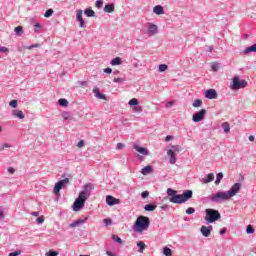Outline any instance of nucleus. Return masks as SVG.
<instances>
[{
  "mask_svg": "<svg viewBox=\"0 0 256 256\" xmlns=\"http://www.w3.org/2000/svg\"><path fill=\"white\" fill-rule=\"evenodd\" d=\"M167 195L169 197L170 203H175L176 205H181L183 203H187L189 199L193 197L192 190H185L182 194H177V190L172 188L167 189Z\"/></svg>",
  "mask_w": 256,
  "mask_h": 256,
  "instance_id": "1",
  "label": "nucleus"
},
{
  "mask_svg": "<svg viewBox=\"0 0 256 256\" xmlns=\"http://www.w3.org/2000/svg\"><path fill=\"white\" fill-rule=\"evenodd\" d=\"M93 190V186L91 183H87L83 186V190L79 193L78 198L74 201L72 205L73 211H81L83 207H85V201L91 197V191Z\"/></svg>",
  "mask_w": 256,
  "mask_h": 256,
  "instance_id": "2",
  "label": "nucleus"
},
{
  "mask_svg": "<svg viewBox=\"0 0 256 256\" xmlns=\"http://www.w3.org/2000/svg\"><path fill=\"white\" fill-rule=\"evenodd\" d=\"M151 225V220L147 216H138L134 225L133 231L135 233H143V231H147L149 226Z\"/></svg>",
  "mask_w": 256,
  "mask_h": 256,
  "instance_id": "3",
  "label": "nucleus"
},
{
  "mask_svg": "<svg viewBox=\"0 0 256 256\" xmlns=\"http://www.w3.org/2000/svg\"><path fill=\"white\" fill-rule=\"evenodd\" d=\"M206 216L204 217V221L211 225V223H215V221H219L221 219V213L218 210L213 208H208L205 210Z\"/></svg>",
  "mask_w": 256,
  "mask_h": 256,
  "instance_id": "4",
  "label": "nucleus"
},
{
  "mask_svg": "<svg viewBox=\"0 0 256 256\" xmlns=\"http://www.w3.org/2000/svg\"><path fill=\"white\" fill-rule=\"evenodd\" d=\"M231 200V196L227 191H218L215 194H212L210 197V201L212 203H225V201Z\"/></svg>",
  "mask_w": 256,
  "mask_h": 256,
  "instance_id": "5",
  "label": "nucleus"
},
{
  "mask_svg": "<svg viewBox=\"0 0 256 256\" xmlns=\"http://www.w3.org/2000/svg\"><path fill=\"white\" fill-rule=\"evenodd\" d=\"M248 83L245 80H241L239 76H234L230 88L232 91H238V89H245Z\"/></svg>",
  "mask_w": 256,
  "mask_h": 256,
  "instance_id": "6",
  "label": "nucleus"
},
{
  "mask_svg": "<svg viewBox=\"0 0 256 256\" xmlns=\"http://www.w3.org/2000/svg\"><path fill=\"white\" fill-rule=\"evenodd\" d=\"M65 185H69V178H65L63 180H59L55 184V186H54V195H59V193L61 192L63 187H65Z\"/></svg>",
  "mask_w": 256,
  "mask_h": 256,
  "instance_id": "7",
  "label": "nucleus"
},
{
  "mask_svg": "<svg viewBox=\"0 0 256 256\" xmlns=\"http://www.w3.org/2000/svg\"><path fill=\"white\" fill-rule=\"evenodd\" d=\"M205 115H207V110L201 109L200 111L193 114L192 121L194 123H199L205 119Z\"/></svg>",
  "mask_w": 256,
  "mask_h": 256,
  "instance_id": "8",
  "label": "nucleus"
},
{
  "mask_svg": "<svg viewBox=\"0 0 256 256\" xmlns=\"http://www.w3.org/2000/svg\"><path fill=\"white\" fill-rule=\"evenodd\" d=\"M241 187L242 185L239 182L232 185V187L227 191L230 199H232V197H235V195H237L241 191Z\"/></svg>",
  "mask_w": 256,
  "mask_h": 256,
  "instance_id": "9",
  "label": "nucleus"
},
{
  "mask_svg": "<svg viewBox=\"0 0 256 256\" xmlns=\"http://www.w3.org/2000/svg\"><path fill=\"white\" fill-rule=\"evenodd\" d=\"M147 27V32L146 34L148 35V37H153V35H157V31H158V27L156 24H153L151 22H148L145 24Z\"/></svg>",
  "mask_w": 256,
  "mask_h": 256,
  "instance_id": "10",
  "label": "nucleus"
},
{
  "mask_svg": "<svg viewBox=\"0 0 256 256\" xmlns=\"http://www.w3.org/2000/svg\"><path fill=\"white\" fill-rule=\"evenodd\" d=\"M76 21H78L79 27L84 29L85 27V20L83 19V10H78L76 13Z\"/></svg>",
  "mask_w": 256,
  "mask_h": 256,
  "instance_id": "11",
  "label": "nucleus"
},
{
  "mask_svg": "<svg viewBox=\"0 0 256 256\" xmlns=\"http://www.w3.org/2000/svg\"><path fill=\"white\" fill-rule=\"evenodd\" d=\"M205 97H206V99H210V100L217 99V97H218L217 90H215V89L206 90Z\"/></svg>",
  "mask_w": 256,
  "mask_h": 256,
  "instance_id": "12",
  "label": "nucleus"
},
{
  "mask_svg": "<svg viewBox=\"0 0 256 256\" xmlns=\"http://www.w3.org/2000/svg\"><path fill=\"white\" fill-rule=\"evenodd\" d=\"M211 231H213V226H201L200 232L203 237H209L211 235Z\"/></svg>",
  "mask_w": 256,
  "mask_h": 256,
  "instance_id": "13",
  "label": "nucleus"
},
{
  "mask_svg": "<svg viewBox=\"0 0 256 256\" xmlns=\"http://www.w3.org/2000/svg\"><path fill=\"white\" fill-rule=\"evenodd\" d=\"M106 203L107 205H109V207H113V205H118L119 203V199L111 196V195H107L106 196Z\"/></svg>",
  "mask_w": 256,
  "mask_h": 256,
  "instance_id": "14",
  "label": "nucleus"
},
{
  "mask_svg": "<svg viewBox=\"0 0 256 256\" xmlns=\"http://www.w3.org/2000/svg\"><path fill=\"white\" fill-rule=\"evenodd\" d=\"M133 149H135V151H137L141 155H145V156L149 155V150H147V148L139 146V144H134Z\"/></svg>",
  "mask_w": 256,
  "mask_h": 256,
  "instance_id": "15",
  "label": "nucleus"
},
{
  "mask_svg": "<svg viewBox=\"0 0 256 256\" xmlns=\"http://www.w3.org/2000/svg\"><path fill=\"white\" fill-rule=\"evenodd\" d=\"M84 223H87V218L85 219H78L72 223L69 224V227L71 229L75 228V227H81V225H83Z\"/></svg>",
  "mask_w": 256,
  "mask_h": 256,
  "instance_id": "16",
  "label": "nucleus"
},
{
  "mask_svg": "<svg viewBox=\"0 0 256 256\" xmlns=\"http://www.w3.org/2000/svg\"><path fill=\"white\" fill-rule=\"evenodd\" d=\"M92 91H93L96 99H107L105 94L101 93L98 87L93 88Z\"/></svg>",
  "mask_w": 256,
  "mask_h": 256,
  "instance_id": "17",
  "label": "nucleus"
},
{
  "mask_svg": "<svg viewBox=\"0 0 256 256\" xmlns=\"http://www.w3.org/2000/svg\"><path fill=\"white\" fill-rule=\"evenodd\" d=\"M167 155L170 157V164L175 165V163H177V157L175 156L174 151L168 150Z\"/></svg>",
  "mask_w": 256,
  "mask_h": 256,
  "instance_id": "18",
  "label": "nucleus"
},
{
  "mask_svg": "<svg viewBox=\"0 0 256 256\" xmlns=\"http://www.w3.org/2000/svg\"><path fill=\"white\" fill-rule=\"evenodd\" d=\"M12 115L13 117H17V119H25V114L19 109L13 110Z\"/></svg>",
  "mask_w": 256,
  "mask_h": 256,
  "instance_id": "19",
  "label": "nucleus"
},
{
  "mask_svg": "<svg viewBox=\"0 0 256 256\" xmlns=\"http://www.w3.org/2000/svg\"><path fill=\"white\" fill-rule=\"evenodd\" d=\"M243 55H249V53H256V46L253 44L252 46L247 47L243 50Z\"/></svg>",
  "mask_w": 256,
  "mask_h": 256,
  "instance_id": "20",
  "label": "nucleus"
},
{
  "mask_svg": "<svg viewBox=\"0 0 256 256\" xmlns=\"http://www.w3.org/2000/svg\"><path fill=\"white\" fill-rule=\"evenodd\" d=\"M113 11H115V4L111 3V4H106L104 6V13H113Z\"/></svg>",
  "mask_w": 256,
  "mask_h": 256,
  "instance_id": "21",
  "label": "nucleus"
},
{
  "mask_svg": "<svg viewBox=\"0 0 256 256\" xmlns=\"http://www.w3.org/2000/svg\"><path fill=\"white\" fill-rule=\"evenodd\" d=\"M153 12L156 14V15H163L165 13V10L163 9V6L161 5H157L153 8Z\"/></svg>",
  "mask_w": 256,
  "mask_h": 256,
  "instance_id": "22",
  "label": "nucleus"
},
{
  "mask_svg": "<svg viewBox=\"0 0 256 256\" xmlns=\"http://www.w3.org/2000/svg\"><path fill=\"white\" fill-rule=\"evenodd\" d=\"M152 172H153V166L151 165L145 166L141 170L142 175H149V173H152Z\"/></svg>",
  "mask_w": 256,
  "mask_h": 256,
  "instance_id": "23",
  "label": "nucleus"
},
{
  "mask_svg": "<svg viewBox=\"0 0 256 256\" xmlns=\"http://www.w3.org/2000/svg\"><path fill=\"white\" fill-rule=\"evenodd\" d=\"M214 180H215V174L209 173V174L207 175V178H204V179L202 180V182H203L204 184H207V183H211V181H214Z\"/></svg>",
  "mask_w": 256,
  "mask_h": 256,
  "instance_id": "24",
  "label": "nucleus"
},
{
  "mask_svg": "<svg viewBox=\"0 0 256 256\" xmlns=\"http://www.w3.org/2000/svg\"><path fill=\"white\" fill-rule=\"evenodd\" d=\"M156 209H157V205L156 204H146L144 206V210L149 211V212L155 211Z\"/></svg>",
  "mask_w": 256,
  "mask_h": 256,
  "instance_id": "25",
  "label": "nucleus"
},
{
  "mask_svg": "<svg viewBox=\"0 0 256 256\" xmlns=\"http://www.w3.org/2000/svg\"><path fill=\"white\" fill-rule=\"evenodd\" d=\"M121 63H123V61L121 60V57H116V58L112 59L110 62V64L112 66L121 65Z\"/></svg>",
  "mask_w": 256,
  "mask_h": 256,
  "instance_id": "26",
  "label": "nucleus"
},
{
  "mask_svg": "<svg viewBox=\"0 0 256 256\" xmlns=\"http://www.w3.org/2000/svg\"><path fill=\"white\" fill-rule=\"evenodd\" d=\"M137 247H139L138 252L143 253V251H145V247H147V245H145V242L139 241V242H137Z\"/></svg>",
  "mask_w": 256,
  "mask_h": 256,
  "instance_id": "27",
  "label": "nucleus"
},
{
  "mask_svg": "<svg viewBox=\"0 0 256 256\" xmlns=\"http://www.w3.org/2000/svg\"><path fill=\"white\" fill-rule=\"evenodd\" d=\"M163 255H165V256H172L173 255V250H171V248L165 246L163 248Z\"/></svg>",
  "mask_w": 256,
  "mask_h": 256,
  "instance_id": "28",
  "label": "nucleus"
},
{
  "mask_svg": "<svg viewBox=\"0 0 256 256\" xmlns=\"http://www.w3.org/2000/svg\"><path fill=\"white\" fill-rule=\"evenodd\" d=\"M84 14L86 15V17H95V11L90 8L85 9Z\"/></svg>",
  "mask_w": 256,
  "mask_h": 256,
  "instance_id": "29",
  "label": "nucleus"
},
{
  "mask_svg": "<svg viewBox=\"0 0 256 256\" xmlns=\"http://www.w3.org/2000/svg\"><path fill=\"white\" fill-rule=\"evenodd\" d=\"M223 181V172L216 174L215 185H219Z\"/></svg>",
  "mask_w": 256,
  "mask_h": 256,
  "instance_id": "30",
  "label": "nucleus"
},
{
  "mask_svg": "<svg viewBox=\"0 0 256 256\" xmlns=\"http://www.w3.org/2000/svg\"><path fill=\"white\" fill-rule=\"evenodd\" d=\"M15 35H17L18 37H21V35H23V26H17L14 29Z\"/></svg>",
  "mask_w": 256,
  "mask_h": 256,
  "instance_id": "31",
  "label": "nucleus"
},
{
  "mask_svg": "<svg viewBox=\"0 0 256 256\" xmlns=\"http://www.w3.org/2000/svg\"><path fill=\"white\" fill-rule=\"evenodd\" d=\"M222 129L224 131V133H229V131H231V126L228 124V122H224L222 124Z\"/></svg>",
  "mask_w": 256,
  "mask_h": 256,
  "instance_id": "32",
  "label": "nucleus"
},
{
  "mask_svg": "<svg viewBox=\"0 0 256 256\" xmlns=\"http://www.w3.org/2000/svg\"><path fill=\"white\" fill-rule=\"evenodd\" d=\"M58 104L60 107H67V105H69V101H67L65 98H61L58 100Z\"/></svg>",
  "mask_w": 256,
  "mask_h": 256,
  "instance_id": "33",
  "label": "nucleus"
},
{
  "mask_svg": "<svg viewBox=\"0 0 256 256\" xmlns=\"http://www.w3.org/2000/svg\"><path fill=\"white\" fill-rule=\"evenodd\" d=\"M128 105L130 107H135L137 105H139V100L137 98H132L129 102H128Z\"/></svg>",
  "mask_w": 256,
  "mask_h": 256,
  "instance_id": "34",
  "label": "nucleus"
},
{
  "mask_svg": "<svg viewBox=\"0 0 256 256\" xmlns=\"http://www.w3.org/2000/svg\"><path fill=\"white\" fill-rule=\"evenodd\" d=\"M62 117H63L64 121H71V119H72L71 113H69V112H63Z\"/></svg>",
  "mask_w": 256,
  "mask_h": 256,
  "instance_id": "35",
  "label": "nucleus"
},
{
  "mask_svg": "<svg viewBox=\"0 0 256 256\" xmlns=\"http://www.w3.org/2000/svg\"><path fill=\"white\" fill-rule=\"evenodd\" d=\"M201 105H203V100H201V99H196L192 103V107H201Z\"/></svg>",
  "mask_w": 256,
  "mask_h": 256,
  "instance_id": "36",
  "label": "nucleus"
},
{
  "mask_svg": "<svg viewBox=\"0 0 256 256\" xmlns=\"http://www.w3.org/2000/svg\"><path fill=\"white\" fill-rule=\"evenodd\" d=\"M167 69H169V66H167V64H160L159 68H158V71L160 73H163L164 71H167Z\"/></svg>",
  "mask_w": 256,
  "mask_h": 256,
  "instance_id": "37",
  "label": "nucleus"
},
{
  "mask_svg": "<svg viewBox=\"0 0 256 256\" xmlns=\"http://www.w3.org/2000/svg\"><path fill=\"white\" fill-rule=\"evenodd\" d=\"M246 233L248 235H253V233H255V228H253V226H251V225H248L246 228Z\"/></svg>",
  "mask_w": 256,
  "mask_h": 256,
  "instance_id": "38",
  "label": "nucleus"
},
{
  "mask_svg": "<svg viewBox=\"0 0 256 256\" xmlns=\"http://www.w3.org/2000/svg\"><path fill=\"white\" fill-rule=\"evenodd\" d=\"M42 27H43V26H41L40 23L34 24V32H35V33H41Z\"/></svg>",
  "mask_w": 256,
  "mask_h": 256,
  "instance_id": "39",
  "label": "nucleus"
},
{
  "mask_svg": "<svg viewBox=\"0 0 256 256\" xmlns=\"http://www.w3.org/2000/svg\"><path fill=\"white\" fill-rule=\"evenodd\" d=\"M125 78H114L113 83H117L118 85H122V83H125Z\"/></svg>",
  "mask_w": 256,
  "mask_h": 256,
  "instance_id": "40",
  "label": "nucleus"
},
{
  "mask_svg": "<svg viewBox=\"0 0 256 256\" xmlns=\"http://www.w3.org/2000/svg\"><path fill=\"white\" fill-rule=\"evenodd\" d=\"M211 69H212V71L217 73V71H219V63H217V62L212 63L211 64Z\"/></svg>",
  "mask_w": 256,
  "mask_h": 256,
  "instance_id": "41",
  "label": "nucleus"
},
{
  "mask_svg": "<svg viewBox=\"0 0 256 256\" xmlns=\"http://www.w3.org/2000/svg\"><path fill=\"white\" fill-rule=\"evenodd\" d=\"M53 13H54V11H53V9H48L46 12H45V14H44V17L46 18V19H49V17H51L52 15H53Z\"/></svg>",
  "mask_w": 256,
  "mask_h": 256,
  "instance_id": "42",
  "label": "nucleus"
},
{
  "mask_svg": "<svg viewBox=\"0 0 256 256\" xmlns=\"http://www.w3.org/2000/svg\"><path fill=\"white\" fill-rule=\"evenodd\" d=\"M112 239L113 241H115V243H119L120 245L123 243V240L121 238H119V236L117 235H112Z\"/></svg>",
  "mask_w": 256,
  "mask_h": 256,
  "instance_id": "43",
  "label": "nucleus"
},
{
  "mask_svg": "<svg viewBox=\"0 0 256 256\" xmlns=\"http://www.w3.org/2000/svg\"><path fill=\"white\" fill-rule=\"evenodd\" d=\"M132 111H133L134 113H141V111H143V109H142L141 106H139V104H138V105H136V106H134V107L132 108Z\"/></svg>",
  "mask_w": 256,
  "mask_h": 256,
  "instance_id": "44",
  "label": "nucleus"
},
{
  "mask_svg": "<svg viewBox=\"0 0 256 256\" xmlns=\"http://www.w3.org/2000/svg\"><path fill=\"white\" fill-rule=\"evenodd\" d=\"M57 255H59V252L54 251V250H49V251L46 253V256H57Z\"/></svg>",
  "mask_w": 256,
  "mask_h": 256,
  "instance_id": "45",
  "label": "nucleus"
},
{
  "mask_svg": "<svg viewBox=\"0 0 256 256\" xmlns=\"http://www.w3.org/2000/svg\"><path fill=\"white\" fill-rule=\"evenodd\" d=\"M103 223H104L107 227H109V225H113V221H112L111 219H109V218H105V219L103 220Z\"/></svg>",
  "mask_w": 256,
  "mask_h": 256,
  "instance_id": "46",
  "label": "nucleus"
},
{
  "mask_svg": "<svg viewBox=\"0 0 256 256\" xmlns=\"http://www.w3.org/2000/svg\"><path fill=\"white\" fill-rule=\"evenodd\" d=\"M10 107H12L13 109H16L17 105H18V101L17 100H11L9 103Z\"/></svg>",
  "mask_w": 256,
  "mask_h": 256,
  "instance_id": "47",
  "label": "nucleus"
},
{
  "mask_svg": "<svg viewBox=\"0 0 256 256\" xmlns=\"http://www.w3.org/2000/svg\"><path fill=\"white\" fill-rule=\"evenodd\" d=\"M193 213H195V208L193 207L187 208L186 215H193Z\"/></svg>",
  "mask_w": 256,
  "mask_h": 256,
  "instance_id": "48",
  "label": "nucleus"
},
{
  "mask_svg": "<svg viewBox=\"0 0 256 256\" xmlns=\"http://www.w3.org/2000/svg\"><path fill=\"white\" fill-rule=\"evenodd\" d=\"M12 146L10 144L4 143L0 145V151H4L5 148H11Z\"/></svg>",
  "mask_w": 256,
  "mask_h": 256,
  "instance_id": "49",
  "label": "nucleus"
},
{
  "mask_svg": "<svg viewBox=\"0 0 256 256\" xmlns=\"http://www.w3.org/2000/svg\"><path fill=\"white\" fill-rule=\"evenodd\" d=\"M116 149H117L118 151H121V149H125V144H123V143H118V144L116 145Z\"/></svg>",
  "mask_w": 256,
  "mask_h": 256,
  "instance_id": "50",
  "label": "nucleus"
},
{
  "mask_svg": "<svg viewBox=\"0 0 256 256\" xmlns=\"http://www.w3.org/2000/svg\"><path fill=\"white\" fill-rule=\"evenodd\" d=\"M141 197H142V199H147V197H149V191L142 192Z\"/></svg>",
  "mask_w": 256,
  "mask_h": 256,
  "instance_id": "51",
  "label": "nucleus"
},
{
  "mask_svg": "<svg viewBox=\"0 0 256 256\" xmlns=\"http://www.w3.org/2000/svg\"><path fill=\"white\" fill-rule=\"evenodd\" d=\"M96 7L100 9V7H103V0H97L96 1Z\"/></svg>",
  "mask_w": 256,
  "mask_h": 256,
  "instance_id": "52",
  "label": "nucleus"
},
{
  "mask_svg": "<svg viewBox=\"0 0 256 256\" xmlns=\"http://www.w3.org/2000/svg\"><path fill=\"white\" fill-rule=\"evenodd\" d=\"M77 147H78L79 149H81V147H85V141H84V140H80V141L78 142V144H77Z\"/></svg>",
  "mask_w": 256,
  "mask_h": 256,
  "instance_id": "53",
  "label": "nucleus"
},
{
  "mask_svg": "<svg viewBox=\"0 0 256 256\" xmlns=\"http://www.w3.org/2000/svg\"><path fill=\"white\" fill-rule=\"evenodd\" d=\"M36 221H37V223H39V224L41 225L42 223H44L45 218H43V216H40V217H38V218L36 219Z\"/></svg>",
  "mask_w": 256,
  "mask_h": 256,
  "instance_id": "54",
  "label": "nucleus"
},
{
  "mask_svg": "<svg viewBox=\"0 0 256 256\" xmlns=\"http://www.w3.org/2000/svg\"><path fill=\"white\" fill-rule=\"evenodd\" d=\"M21 255V251H14L9 254V256H19Z\"/></svg>",
  "mask_w": 256,
  "mask_h": 256,
  "instance_id": "55",
  "label": "nucleus"
},
{
  "mask_svg": "<svg viewBox=\"0 0 256 256\" xmlns=\"http://www.w3.org/2000/svg\"><path fill=\"white\" fill-rule=\"evenodd\" d=\"M170 151H174V153H179V146H172V149Z\"/></svg>",
  "mask_w": 256,
  "mask_h": 256,
  "instance_id": "56",
  "label": "nucleus"
},
{
  "mask_svg": "<svg viewBox=\"0 0 256 256\" xmlns=\"http://www.w3.org/2000/svg\"><path fill=\"white\" fill-rule=\"evenodd\" d=\"M37 47H41V45L40 44H32V45L28 46V49H35Z\"/></svg>",
  "mask_w": 256,
  "mask_h": 256,
  "instance_id": "57",
  "label": "nucleus"
},
{
  "mask_svg": "<svg viewBox=\"0 0 256 256\" xmlns=\"http://www.w3.org/2000/svg\"><path fill=\"white\" fill-rule=\"evenodd\" d=\"M0 219H5V213L3 212V208H0Z\"/></svg>",
  "mask_w": 256,
  "mask_h": 256,
  "instance_id": "58",
  "label": "nucleus"
},
{
  "mask_svg": "<svg viewBox=\"0 0 256 256\" xmlns=\"http://www.w3.org/2000/svg\"><path fill=\"white\" fill-rule=\"evenodd\" d=\"M104 73H107V74H111V73H113V69H111V68H105L104 69Z\"/></svg>",
  "mask_w": 256,
  "mask_h": 256,
  "instance_id": "59",
  "label": "nucleus"
},
{
  "mask_svg": "<svg viewBox=\"0 0 256 256\" xmlns=\"http://www.w3.org/2000/svg\"><path fill=\"white\" fill-rule=\"evenodd\" d=\"M170 107H173V101H169L166 103V109H169Z\"/></svg>",
  "mask_w": 256,
  "mask_h": 256,
  "instance_id": "60",
  "label": "nucleus"
},
{
  "mask_svg": "<svg viewBox=\"0 0 256 256\" xmlns=\"http://www.w3.org/2000/svg\"><path fill=\"white\" fill-rule=\"evenodd\" d=\"M221 235H225V233H227V228H223L222 230H220L219 232Z\"/></svg>",
  "mask_w": 256,
  "mask_h": 256,
  "instance_id": "61",
  "label": "nucleus"
},
{
  "mask_svg": "<svg viewBox=\"0 0 256 256\" xmlns=\"http://www.w3.org/2000/svg\"><path fill=\"white\" fill-rule=\"evenodd\" d=\"M8 173H11V174L15 173V169L13 167H9Z\"/></svg>",
  "mask_w": 256,
  "mask_h": 256,
  "instance_id": "62",
  "label": "nucleus"
},
{
  "mask_svg": "<svg viewBox=\"0 0 256 256\" xmlns=\"http://www.w3.org/2000/svg\"><path fill=\"white\" fill-rule=\"evenodd\" d=\"M106 255H108V256H116V255L113 254V252H111V251H107V252H106Z\"/></svg>",
  "mask_w": 256,
  "mask_h": 256,
  "instance_id": "63",
  "label": "nucleus"
},
{
  "mask_svg": "<svg viewBox=\"0 0 256 256\" xmlns=\"http://www.w3.org/2000/svg\"><path fill=\"white\" fill-rule=\"evenodd\" d=\"M249 141H251V142L255 141V136L250 135V136H249Z\"/></svg>",
  "mask_w": 256,
  "mask_h": 256,
  "instance_id": "64",
  "label": "nucleus"
}]
</instances>
